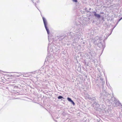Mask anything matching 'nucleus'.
I'll return each mask as SVG.
<instances>
[{
	"label": "nucleus",
	"instance_id": "obj_36",
	"mask_svg": "<svg viewBox=\"0 0 122 122\" xmlns=\"http://www.w3.org/2000/svg\"><path fill=\"white\" fill-rule=\"evenodd\" d=\"M84 43H84V42H83V44H84Z\"/></svg>",
	"mask_w": 122,
	"mask_h": 122
},
{
	"label": "nucleus",
	"instance_id": "obj_27",
	"mask_svg": "<svg viewBox=\"0 0 122 122\" xmlns=\"http://www.w3.org/2000/svg\"><path fill=\"white\" fill-rule=\"evenodd\" d=\"M16 81H12V83H15L16 82Z\"/></svg>",
	"mask_w": 122,
	"mask_h": 122
},
{
	"label": "nucleus",
	"instance_id": "obj_38",
	"mask_svg": "<svg viewBox=\"0 0 122 122\" xmlns=\"http://www.w3.org/2000/svg\"><path fill=\"white\" fill-rule=\"evenodd\" d=\"M81 40H83V38H81Z\"/></svg>",
	"mask_w": 122,
	"mask_h": 122
},
{
	"label": "nucleus",
	"instance_id": "obj_14",
	"mask_svg": "<svg viewBox=\"0 0 122 122\" xmlns=\"http://www.w3.org/2000/svg\"><path fill=\"white\" fill-rule=\"evenodd\" d=\"M59 49L57 47H55V48L54 49V51H53V53H55L56 52H59Z\"/></svg>",
	"mask_w": 122,
	"mask_h": 122
},
{
	"label": "nucleus",
	"instance_id": "obj_16",
	"mask_svg": "<svg viewBox=\"0 0 122 122\" xmlns=\"http://www.w3.org/2000/svg\"><path fill=\"white\" fill-rule=\"evenodd\" d=\"M81 70V65H79L78 66V68L77 70L78 71H80Z\"/></svg>",
	"mask_w": 122,
	"mask_h": 122
},
{
	"label": "nucleus",
	"instance_id": "obj_43",
	"mask_svg": "<svg viewBox=\"0 0 122 122\" xmlns=\"http://www.w3.org/2000/svg\"><path fill=\"white\" fill-rule=\"evenodd\" d=\"M106 83H107V82H106Z\"/></svg>",
	"mask_w": 122,
	"mask_h": 122
},
{
	"label": "nucleus",
	"instance_id": "obj_34",
	"mask_svg": "<svg viewBox=\"0 0 122 122\" xmlns=\"http://www.w3.org/2000/svg\"><path fill=\"white\" fill-rule=\"evenodd\" d=\"M101 14H104V13H103V12H101Z\"/></svg>",
	"mask_w": 122,
	"mask_h": 122
},
{
	"label": "nucleus",
	"instance_id": "obj_37",
	"mask_svg": "<svg viewBox=\"0 0 122 122\" xmlns=\"http://www.w3.org/2000/svg\"><path fill=\"white\" fill-rule=\"evenodd\" d=\"M20 76V75H19V76H17V77H19V76Z\"/></svg>",
	"mask_w": 122,
	"mask_h": 122
},
{
	"label": "nucleus",
	"instance_id": "obj_26",
	"mask_svg": "<svg viewBox=\"0 0 122 122\" xmlns=\"http://www.w3.org/2000/svg\"><path fill=\"white\" fill-rule=\"evenodd\" d=\"M118 0H112V1L113 2H115V1H118Z\"/></svg>",
	"mask_w": 122,
	"mask_h": 122
},
{
	"label": "nucleus",
	"instance_id": "obj_4",
	"mask_svg": "<svg viewBox=\"0 0 122 122\" xmlns=\"http://www.w3.org/2000/svg\"><path fill=\"white\" fill-rule=\"evenodd\" d=\"M99 79V80L101 81L100 82L101 83V85L102 87V90L103 92V94L104 95V94L105 93V94H104L105 96V97H107L106 95H107L108 94L105 91V88L104 86V85L105 84V81H103V78L102 77H100Z\"/></svg>",
	"mask_w": 122,
	"mask_h": 122
},
{
	"label": "nucleus",
	"instance_id": "obj_33",
	"mask_svg": "<svg viewBox=\"0 0 122 122\" xmlns=\"http://www.w3.org/2000/svg\"><path fill=\"white\" fill-rule=\"evenodd\" d=\"M91 10V8H90L89 9V10Z\"/></svg>",
	"mask_w": 122,
	"mask_h": 122
},
{
	"label": "nucleus",
	"instance_id": "obj_18",
	"mask_svg": "<svg viewBox=\"0 0 122 122\" xmlns=\"http://www.w3.org/2000/svg\"><path fill=\"white\" fill-rule=\"evenodd\" d=\"M122 19V17H121L120 18L118 19V21H117V25L118 24V23L119 22V21L121 20Z\"/></svg>",
	"mask_w": 122,
	"mask_h": 122
},
{
	"label": "nucleus",
	"instance_id": "obj_30",
	"mask_svg": "<svg viewBox=\"0 0 122 122\" xmlns=\"http://www.w3.org/2000/svg\"><path fill=\"white\" fill-rule=\"evenodd\" d=\"M117 25V23L116 24V25H115V26H114V27L112 29V31L113 30V29H114V28Z\"/></svg>",
	"mask_w": 122,
	"mask_h": 122
},
{
	"label": "nucleus",
	"instance_id": "obj_7",
	"mask_svg": "<svg viewBox=\"0 0 122 122\" xmlns=\"http://www.w3.org/2000/svg\"><path fill=\"white\" fill-rule=\"evenodd\" d=\"M55 48V46L54 45L49 44L48 47V52H52L54 51V49Z\"/></svg>",
	"mask_w": 122,
	"mask_h": 122
},
{
	"label": "nucleus",
	"instance_id": "obj_19",
	"mask_svg": "<svg viewBox=\"0 0 122 122\" xmlns=\"http://www.w3.org/2000/svg\"><path fill=\"white\" fill-rule=\"evenodd\" d=\"M67 99L70 102H71L72 100L71 99L69 98V97H67Z\"/></svg>",
	"mask_w": 122,
	"mask_h": 122
},
{
	"label": "nucleus",
	"instance_id": "obj_35",
	"mask_svg": "<svg viewBox=\"0 0 122 122\" xmlns=\"http://www.w3.org/2000/svg\"><path fill=\"white\" fill-rule=\"evenodd\" d=\"M43 68H41L40 69V70H42V69H43Z\"/></svg>",
	"mask_w": 122,
	"mask_h": 122
},
{
	"label": "nucleus",
	"instance_id": "obj_17",
	"mask_svg": "<svg viewBox=\"0 0 122 122\" xmlns=\"http://www.w3.org/2000/svg\"><path fill=\"white\" fill-rule=\"evenodd\" d=\"M57 98L59 99H64V98L62 96H60L58 97Z\"/></svg>",
	"mask_w": 122,
	"mask_h": 122
},
{
	"label": "nucleus",
	"instance_id": "obj_21",
	"mask_svg": "<svg viewBox=\"0 0 122 122\" xmlns=\"http://www.w3.org/2000/svg\"><path fill=\"white\" fill-rule=\"evenodd\" d=\"M89 64V63L88 62H85V64L86 66H88V64Z\"/></svg>",
	"mask_w": 122,
	"mask_h": 122
},
{
	"label": "nucleus",
	"instance_id": "obj_31",
	"mask_svg": "<svg viewBox=\"0 0 122 122\" xmlns=\"http://www.w3.org/2000/svg\"><path fill=\"white\" fill-rule=\"evenodd\" d=\"M48 35V40L49 41H50V37H49V35Z\"/></svg>",
	"mask_w": 122,
	"mask_h": 122
},
{
	"label": "nucleus",
	"instance_id": "obj_2",
	"mask_svg": "<svg viewBox=\"0 0 122 122\" xmlns=\"http://www.w3.org/2000/svg\"><path fill=\"white\" fill-rule=\"evenodd\" d=\"M105 97V98L104 97L103 98L105 100V99H107L106 101L109 104V105H111L112 104L114 107L120 106V108H121V109L122 110V105L118 100L115 99L114 97H111V95L109 94L107 95Z\"/></svg>",
	"mask_w": 122,
	"mask_h": 122
},
{
	"label": "nucleus",
	"instance_id": "obj_28",
	"mask_svg": "<svg viewBox=\"0 0 122 122\" xmlns=\"http://www.w3.org/2000/svg\"><path fill=\"white\" fill-rule=\"evenodd\" d=\"M73 1V2H76L77 1V0H72Z\"/></svg>",
	"mask_w": 122,
	"mask_h": 122
},
{
	"label": "nucleus",
	"instance_id": "obj_12",
	"mask_svg": "<svg viewBox=\"0 0 122 122\" xmlns=\"http://www.w3.org/2000/svg\"><path fill=\"white\" fill-rule=\"evenodd\" d=\"M65 37L64 36H58V39L59 41H61Z\"/></svg>",
	"mask_w": 122,
	"mask_h": 122
},
{
	"label": "nucleus",
	"instance_id": "obj_13",
	"mask_svg": "<svg viewBox=\"0 0 122 122\" xmlns=\"http://www.w3.org/2000/svg\"><path fill=\"white\" fill-rule=\"evenodd\" d=\"M88 96L87 97H88V98H89L90 99V100H91V101H93V102H95V101H96V99L95 97H93L92 98H91L90 97H89V95H88Z\"/></svg>",
	"mask_w": 122,
	"mask_h": 122
},
{
	"label": "nucleus",
	"instance_id": "obj_5",
	"mask_svg": "<svg viewBox=\"0 0 122 122\" xmlns=\"http://www.w3.org/2000/svg\"><path fill=\"white\" fill-rule=\"evenodd\" d=\"M44 24L45 28L47 32L48 35H49L50 33L49 30L47 26L48 25V22L46 19L43 17H42Z\"/></svg>",
	"mask_w": 122,
	"mask_h": 122
},
{
	"label": "nucleus",
	"instance_id": "obj_24",
	"mask_svg": "<svg viewBox=\"0 0 122 122\" xmlns=\"http://www.w3.org/2000/svg\"><path fill=\"white\" fill-rule=\"evenodd\" d=\"M117 5H118L117 4H115L114 5H112L111 6L112 7H114V6H116Z\"/></svg>",
	"mask_w": 122,
	"mask_h": 122
},
{
	"label": "nucleus",
	"instance_id": "obj_10",
	"mask_svg": "<svg viewBox=\"0 0 122 122\" xmlns=\"http://www.w3.org/2000/svg\"><path fill=\"white\" fill-rule=\"evenodd\" d=\"M93 13H94V15L95 16L98 18H100L101 15L98 14H97L96 12H93Z\"/></svg>",
	"mask_w": 122,
	"mask_h": 122
},
{
	"label": "nucleus",
	"instance_id": "obj_3",
	"mask_svg": "<svg viewBox=\"0 0 122 122\" xmlns=\"http://www.w3.org/2000/svg\"><path fill=\"white\" fill-rule=\"evenodd\" d=\"M95 52L93 51H91L90 52H88L85 54V56L87 58L90 60H89L90 61L94 62V63L95 64L96 62L95 58L96 55Z\"/></svg>",
	"mask_w": 122,
	"mask_h": 122
},
{
	"label": "nucleus",
	"instance_id": "obj_42",
	"mask_svg": "<svg viewBox=\"0 0 122 122\" xmlns=\"http://www.w3.org/2000/svg\"><path fill=\"white\" fill-rule=\"evenodd\" d=\"M36 7L37 8V9H38V8H37L36 6Z\"/></svg>",
	"mask_w": 122,
	"mask_h": 122
},
{
	"label": "nucleus",
	"instance_id": "obj_32",
	"mask_svg": "<svg viewBox=\"0 0 122 122\" xmlns=\"http://www.w3.org/2000/svg\"><path fill=\"white\" fill-rule=\"evenodd\" d=\"M100 95L101 96L100 97L102 98L101 96H102V93H100Z\"/></svg>",
	"mask_w": 122,
	"mask_h": 122
},
{
	"label": "nucleus",
	"instance_id": "obj_25",
	"mask_svg": "<svg viewBox=\"0 0 122 122\" xmlns=\"http://www.w3.org/2000/svg\"><path fill=\"white\" fill-rule=\"evenodd\" d=\"M70 102H71L73 104V105H74L75 104L73 100H72Z\"/></svg>",
	"mask_w": 122,
	"mask_h": 122
},
{
	"label": "nucleus",
	"instance_id": "obj_20",
	"mask_svg": "<svg viewBox=\"0 0 122 122\" xmlns=\"http://www.w3.org/2000/svg\"><path fill=\"white\" fill-rule=\"evenodd\" d=\"M112 31V30L111 31L110 33V34H108L107 35V38H106V39L111 34Z\"/></svg>",
	"mask_w": 122,
	"mask_h": 122
},
{
	"label": "nucleus",
	"instance_id": "obj_8",
	"mask_svg": "<svg viewBox=\"0 0 122 122\" xmlns=\"http://www.w3.org/2000/svg\"><path fill=\"white\" fill-rule=\"evenodd\" d=\"M46 59L50 63L53 61L54 60V56L52 55H50V56L49 55L48 56H47V57Z\"/></svg>",
	"mask_w": 122,
	"mask_h": 122
},
{
	"label": "nucleus",
	"instance_id": "obj_40",
	"mask_svg": "<svg viewBox=\"0 0 122 122\" xmlns=\"http://www.w3.org/2000/svg\"><path fill=\"white\" fill-rule=\"evenodd\" d=\"M16 73H18V72H16Z\"/></svg>",
	"mask_w": 122,
	"mask_h": 122
},
{
	"label": "nucleus",
	"instance_id": "obj_39",
	"mask_svg": "<svg viewBox=\"0 0 122 122\" xmlns=\"http://www.w3.org/2000/svg\"><path fill=\"white\" fill-rule=\"evenodd\" d=\"M46 71H45L44 72H45V73H46Z\"/></svg>",
	"mask_w": 122,
	"mask_h": 122
},
{
	"label": "nucleus",
	"instance_id": "obj_11",
	"mask_svg": "<svg viewBox=\"0 0 122 122\" xmlns=\"http://www.w3.org/2000/svg\"><path fill=\"white\" fill-rule=\"evenodd\" d=\"M53 67V66L51 65V64H49L47 66L46 68H47V69L48 68H49V69L50 70V69H52Z\"/></svg>",
	"mask_w": 122,
	"mask_h": 122
},
{
	"label": "nucleus",
	"instance_id": "obj_6",
	"mask_svg": "<svg viewBox=\"0 0 122 122\" xmlns=\"http://www.w3.org/2000/svg\"><path fill=\"white\" fill-rule=\"evenodd\" d=\"M98 38L99 41H98L97 45L99 47L102 48L103 50L105 47V46L104 45H103V44H102L101 42V40H102V37H97L96 39H98Z\"/></svg>",
	"mask_w": 122,
	"mask_h": 122
},
{
	"label": "nucleus",
	"instance_id": "obj_23",
	"mask_svg": "<svg viewBox=\"0 0 122 122\" xmlns=\"http://www.w3.org/2000/svg\"><path fill=\"white\" fill-rule=\"evenodd\" d=\"M24 73L25 74H24L23 75L24 77H28V75H27V76L26 75V74H27L28 73Z\"/></svg>",
	"mask_w": 122,
	"mask_h": 122
},
{
	"label": "nucleus",
	"instance_id": "obj_1",
	"mask_svg": "<svg viewBox=\"0 0 122 122\" xmlns=\"http://www.w3.org/2000/svg\"><path fill=\"white\" fill-rule=\"evenodd\" d=\"M86 19V18H82L79 19L78 20L76 21V24L77 28L75 31L74 33L70 32L68 33V38L71 39L73 37V41L72 45L74 46H75L74 43L76 44L78 43L79 39L81 37L83 26L87 24V21Z\"/></svg>",
	"mask_w": 122,
	"mask_h": 122
},
{
	"label": "nucleus",
	"instance_id": "obj_22",
	"mask_svg": "<svg viewBox=\"0 0 122 122\" xmlns=\"http://www.w3.org/2000/svg\"><path fill=\"white\" fill-rule=\"evenodd\" d=\"M85 10L87 12H90V11L89 10H87V8H86L85 9Z\"/></svg>",
	"mask_w": 122,
	"mask_h": 122
},
{
	"label": "nucleus",
	"instance_id": "obj_9",
	"mask_svg": "<svg viewBox=\"0 0 122 122\" xmlns=\"http://www.w3.org/2000/svg\"><path fill=\"white\" fill-rule=\"evenodd\" d=\"M92 105L94 108H98L100 106L99 104L98 103L97 101H95L92 104Z\"/></svg>",
	"mask_w": 122,
	"mask_h": 122
},
{
	"label": "nucleus",
	"instance_id": "obj_41",
	"mask_svg": "<svg viewBox=\"0 0 122 122\" xmlns=\"http://www.w3.org/2000/svg\"><path fill=\"white\" fill-rule=\"evenodd\" d=\"M36 7L37 8V9H38V8H37L36 6Z\"/></svg>",
	"mask_w": 122,
	"mask_h": 122
},
{
	"label": "nucleus",
	"instance_id": "obj_15",
	"mask_svg": "<svg viewBox=\"0 0 122 122\" xmlns=\"http://www.w3.org/2000/svg\"><path fill=\"white\" fill-rule=\"evenodd\" d=\"M33 3L35 4V5L36 6V2L38 3L39 1V0H31Z\"/></svg>",
	"mask_w": 122,
	"mask_h": 122
},
{
	"label": "nucleus",
	"instance_id": "obj_29",
	"mask_svg": "<svg viewBox=\"0 0 122 122\" xmlns=\"http://www.w3.org/2000/svg\"><path fill=\"white\" fill-rule=\"evenodd\" d=\"M98 71H99V72L100 73H101V71H100V69L98 68Z\"/></svg>",
	"mask_w": 122,
	"mask_h": 122
}]
</instances>
